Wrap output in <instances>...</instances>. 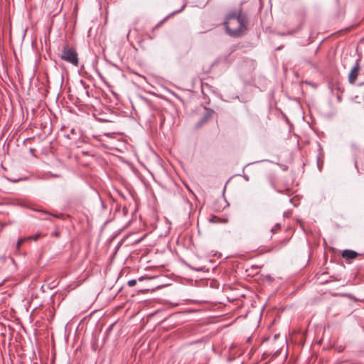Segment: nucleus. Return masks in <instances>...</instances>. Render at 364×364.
Segmentation results:
<instances>
[{"instance_id":"423d86ee","label":"nucleus","mask_w":364,"mask_h":364,"mask_svg":"<svg viewBox=\"0 0 364 364\" xmlns=\"http://www.w3.org/2000/svg\"><path fill=\"white\" fill-rule=\"evenodd\" d=\"M209 117L208 116H204L203 118L202 119V120L200 121L199 125L198 127H200L201 126L203 123L206 122L208 119Z\"/></svg>"},{"instance_id":"9b49d317","label":"nucleus","mask_w":364,"mask_h":364,"mask_svg":"<svg viewBox=\"0 0 364 364\" xmlns=\"http://www.w3.org/2000/svg\"><path fill=\"white\" fill-rule=\"evenodd\" d=\"M227 222H228V220H226V219L223 220V223H227Z\"/></svg>"},{"instance_id":"39448f33","label":"nucleus","mask_w":364,"mask_h":364,"mask_svg":"<svg viewBox=\"0 0 364 364\" xmlns=\"http://www.w3.org/2000/svg\"><path fill=\"white\" fill-rule=\"evenodd\" d=\"M136 284V279H131V280L128 281V282H127L128 286L130 287L135 286Z\"/></svg>"},{"instance_id":"f03ea898","label":"nucleus","mask_w":364,"mask_h":364,"mask_svg":"<svg viewBox=\"0 0 364 364\" xmlns=\"http://www.w3.org/2000/svg\"><path fill=\"white\" fill-rule=\"evenodd\" d=\"M60 58L75 66L78 65V55L75 48L65 45L61 51Z\"/></svg>"},{"instance_id":"20e7f679","label":"nucleus","mask_w":364,"mask_h":364,"mask_svg":"<svg viewBox=\"0 0 364 364\" xmlns=\"http://www.w3.org/2000/svg\"><path fill=\"white\" fill-rule=\"evenodd\" d=\"M358 255V253L351 250H344L341 252V256L346 259H354Z\"/></svg>"},{"instance_id":"7ed1b4c3","label":"nucleus","mask_w":364,"mask_h":364,"mask_svg":"<svg viewBox=\"0 0 364 364\" xmlns=\"http://www.w3.org/2000/svg\"><path fill=\"white\" fill-rule=\"evenodd\" d=\"M360 70V65L358 61L355 63L354 66L352 68L349 75H348V81L350 84H354L357 80L358 73Z\"/></svg>"},{"instance_id":"f257e3e1","label":"nucleus","mask_w":364,"mask_h":364,"mask_svg":"<svg viewBox=\"0 0 364 364\" xmlns=\"http://www.w3.org/2000/svg\"><path fill=\"white\" fill-rule=\"evenodd\" d=\"M248 23L247 17L241 9L228 13L223 21L226 33L232 38L243 36L247 31Z\"/></svg>"},{"instance_id":"0eeeda50","label":"nucleus","mask_w":364,"mask_h":364,"mask_svg":"<svg viewBox=\"0 0 364 364\" xmlns=\"http://www.w3.org/2000/svg\"><path fill=\"white\" fill-rule=\"evenodd\" d=\"M184 7H185V5L182 6V7H181V9L180 10L176 11L171 13L167 18H168L170 16H172V15H173V14H175L176 13H178V12L181 11L184 9Z\"/></svg>"},{"instance_id":"1a4fd4ad","label":"nucleus","mask_w":364,"mask_h":364,"mask_svg":"<svg viewBox=\"0 0 364 364\" xmlns=\"http://www.w3.org/2000/svg\"><path fill=\"white\" fill-rule=\"evenodd\" d=\"M218 218L216 217V216H213L212 219H211V221L213 222V223H217L218 221Z\"/></svg>"},{"instance_id":"6e6552de","label":"nucleus","mask_w":364,"mask_h":364,"mask_svg":"<svg viewBox=\"0 0 364 364\" xmlns=\"http://www.w3.org/2000/svg\"><path fill=\"white\" fill-rule=\"evenodd\" d=\"M23 241H24V240H23V239H20V240L17 242L16 245H17V247H18V248L21 245V244L23 243Z\"/></svg>"},{"instance_id":"9d476101","label":"nucleus","mask_w":364,"mask_h":364,"mask_svg":"<svg viewBox=\"0 0 364 364\" xmlns=\"http://www.w3.org/2000/svg\"><path fill=\"white\" fill-rule=\"evenodd\" d=\"M361 97H363V99H364V90H363V91L362 92V93H361Z\"/></svg>"}]
</instances>
